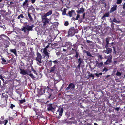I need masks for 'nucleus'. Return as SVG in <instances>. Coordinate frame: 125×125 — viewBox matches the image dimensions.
Instances as JSON below:
<instances>
[{
  "instance_id": "28",
  "label": "nucleus",
  "mask_w": 125,
  "mask_h": 125,
  "mask_svg": "<svg viewBox=\"0 0 125 125\" xmlns=\"http://www.w3.org/2000/svg\"><path fill=\"white\" fill-rule=\"evenodd\" d=\"M2 95L3 97L5 98V99H7L8 97V96L7 94H5V93H2Z\"/></svg>"
},
{
  "instance_id": "21",
  "label": "nucleus",
  "mask_w": 125,
  "mask_h": 125,
  "mask_svg": "<svg viewBox=\"0 0 125 125\" xmlns=\"http://www.w3.org/2000/svg\"><path fill=\"white\" fill-rule=\"evenodd\" d=\"M28 28L26 26H24L21 29L22 31H23V32L25 33L27 32H28Z\"/></svg>"
},
{
  "instance_id": "26",
  "label": "nucleus",
  "mask_w": 125,
  "mask_h": 125,
  "mask_svg": "<svg viewBox=\"0 0 125 125\" xmlns=\"http://www.w3.org/2000/svg\"><path fill=\"white\" fill-rule=\"evenodd\" d=\"M91 77H92V79H94V75L92 74H89L88 75V77H86V78L87 79H88Z\"/></svg>"
},
{
  "instance_id": "27",
  "label": "nucleus",
  "mask_w": 125,
  "mask_h": 125,
  "mask_svg": "<svg viewBox=\"0 0 125 125\" xmlns=\"http://www.w3.org/2000/svg\"><path fill=\"white\" fill-rule=\"evenodd\" d=\"M112 22L117 23H119L120 22V21H118L115 18H114Z\"/></svg>"
},
{
  "instance_id": "33",
  "label": "nucleus",
  "mask_w": 125,
  "mask_h": 125,
  "mask_svg": "<svg viewBox=\"0 0 125 125\" xmlns=\"http://www.w3.org/2000/svg\"><path fill=\"white\" fill-rule=\"evenodd\" d=\"M55 66H54L53 67H52L51 68V69L50 70V73H51V72H53L55 70Z\"/></svg>"
},
{
  "instance_id": "37",
  "label": "nucleus",
  "mask_w": 125,
  "mask_h": 125,
  "mask_svg": "<svg viewBox=\"0 0 125 125\" xmlns=\"http://www.w3.org/2000/svg\"><path fill=\"white\" fill-rule=\"evenodd\" d=\"M50 44H51L50 43H49L48 45L43 49V50H47V48L49 47Z\"/></svg>"
},
{
  "instance_id": "11",
  "label": "nucleus",
  "mask_w": 125,
  "mask_h": 125,
  "mask_svg": "<svg viewBox=\"0 0 125 125\" xmlns=\"http://www.w3.org/2000/svg\"><path fill=\"white\" fill-rule=\"evenodd\" d=\"M28 120L27 118L26 117H22L21 119V124L19 125H21V124H24V125H26L28 122Z\"/></svg>"
},
{
  "instance_id": "48",
  "label": "nucleus",
  "mask_w": 125,
  "mask_h": 125,
  "mask_svg": "<svg viewBox=\"0 0 125 125\" xmlns=\"http://www.w3.org/2000/svg\"><path fill=\"white\" fill-rule=\"evenodd\" d=\"M107 70L108 69L106 68H104L103 70V71H105V72H106Z\"/></svg>"
},
{
  "instance_id": "17",
  "label": "nucleus",
  "mask_w": 125,
  "mask_h": 125,
  "mask_svg": "<svg viewBox=\"0 0 125 125\" xmlns=\"http://www.w3.org/2000/svg\"><path fill=\"white\" fill-rule=\"evenodd\" d=\"M52 13V10H50L48 12H47L46 14L43 16V17H46L48 16L51 15Z\"/></svg>"
},
{
  "instance_id": "31",
  "label": "nucleus",
  "mask_w": 125,
  "mask_h": 125,
  "mask_svg": "<svg viewBox=\"0 0 125 125\" xmlns=\"http://www.w3.org/2000/svg\"><path fill=\"white\" fill-rule=\"evenodd\" d=\"M25 101L26 100L25 99H23L19 100L20 103L21 104H22L23 103L25 102Z\"/></svg>"
},
{
  "instance_id": "19",
  "label": "nucleus",
  "mask_w": 125,
  "mask_h": 125,
  "mask_svg": "<svg viewBox=\"0 0 125 125\" xmlns=\"http://www.w3.org/2000/svg\"><path fill=\"white\" fill-rule=\"evenodd\" d=\"M117 5H115L113 7H112L111 9L110 10V13L113 12L115 10H116Z\"/></svg>"
},
{
  "instance_id": "9",
  "label": "nucleus",
  "mask_w": 125,
  "mask_h": 125,
  "mask_svg": "<svg viewBox=\"0 0 125 125\" xmlns=\"http://www.w3.org/2000/svg\"><path fill=\"white\" fill-rule=\"evenodd\" d=\"M35 30L37 32L38 34L39 35L41 34H44V32H43V31L38 27H36Z\"/></svg>"
},
{
  "instance_id": "56",
  "label": "nucleus",
  "mask_w": 125,
  "mask_h": 125,
  "mask_svg": "<svg viewBox=\"0 0 125 125\" xmlns=\"http://www.w3.org/2000/svg\"><path fill=\"white\" fill-rule=\"evenodd\" d=\"M32 71H33V72H34V73H36V71L33 68V67H32Z\"/></svg>"
},
{
  "instance_id": "50",
  "label": "nucleus",
  "mask_w": 125,
  "mask_h": 125,
  "mask_svg": "<svg viewBox=\"0 0 125 125\" xmlns=\"http://www.w3.org/2000/svg\"><path fill=\"white\" fill-rule=\"evenodd\" d=\"M113 49H114V52H113V53H115V54L116 53V52L115 49V47H113Z\"/></svg>"
},
{
  "instance_id": "61",
  "label": "nucleus",
  "mask_w": 125,
  "mask_h": 125,
  "mask_svg": "<svg viewBox=\"0 0 125 125\" xmlns=\"http://www.w3.org/2000/svg\"><path fill=\"white\" fill-rule=\"evenodd\" d=\"M33 110L34 111L36 112H36H37V109L36 108H33Z\"/></svg>"
},
{
  "instance_id": "24",
  "label": "nucleus",
  "mask_w": 125,
  "mask_h": 125,
  "mask_svg": "<svg viewBox=\"0 0 125 125\" xmlns=\"http://www.w3.org/2000/svg\"><path fill=\"white\" fill-rule=\"evenodd\" d=\"M1 60L2 61V64H6L7 63L6 60L4 58H2Z\"/></svg>"
},
{
  "instance_id": "62",
  "label": "nucleus",
  "mask_w": 125,
  "mask_h": 125,
  "mask_svg": "<svg viewBox=\"0 0 125 125\" xmlns=\"http://www.w3.org/2000/svg\"><path fill=\"white\" fill-rule=\"evenodd\" d=\"M82 62V61H79L78 62V63L79 64H80L81 65V63Z\"/></svg>"
},
{
  "instance_id": "5",
  "label": "nucleus",
  "mask_w": 125,
  "mask_h": 125,
  "mask_svg": "<svg viewBox=\"0 0 125 125\" xmlns=\"http://www.w3.org/2000/svg\"><path fill=\"white\" fill-rule=\"evenodd\" d=\"M7 103V99H2L0 101V106L1 107L5 106Z\"/></svg>"
},
{
  "instance_id": "12",
  "label": "nucleus",
  "mask_w": 125,
  "mask_h": 125,
  "mask_svg": "<svg viewBox=\"0 0 125 125\" xmlns=\"http://www.w3.org/2000/svg\"><path fill=\"white\" fill-rule=\"evenodd\" d=\"M75 33V30L74 27H71L69 29L68 31V33L69 34H70L72 33L73 35Z\"/></svg>"
},
{
  "instance_id": "45",
  "label": "nucleus",
  "mask_w": 125,
  "mask_h": 125,
  "mask_svg": "<svg viewBox=\"0 0 125 125\" xmlns=\"http://www.w3.org/2000/svg\"><path fill=\"white\" fill-rule=\"evenodd\" d=\"M75 52H76V55L75 56V57L76 58H77L78 57V55L79 53H78V52L76 50H75Z\"/></svg>"
},
{
  "instance_id": "20",
  "label": "nucleus",
  "mask_w": 125,
  "mask_h": 125,
  "mask_svg": "<svg viewBox=\"0 0 125 125\" xmlns=\"http://www.w3.org/2000/svg\"><path fill=\"white\" fill-rule=\"evenodd\" d=\"M29 75L30 77H31L32 79H35V77L31 73V71L30 70L29 71L28 74V75Z\"/></svg>"
},
{
  "instance_id": "4",
  "label": "nucleus",
  "mask_w": 125,
  "mask_h": 125,
  "mask_svg": "<svg viewBox=\"0 0 125 125\" xmlns=\"http://www.w3.org/2000/svg\"><path fill=\"white\" fill-rule=\"evenodd\" d=\"M63 111V108L59 107L57 110V113L56 114V116H58V117L61 116L62 115V113Z\"/></svg>"
},
{
  "instance_id": "54",
  "label": "nucleus",
  "mask_w": 125,
  "mask_h": 125,
  "mask_svg": "<svg viewBox=\"0 0 125 125\" xmlns=\"http://www.w3.org/2000/svg\"><path fill=\"white\" fill-rule=\"evenodd\" d=\"M80 17V15L78 14L76 17V19L77 20H78V18L79 17Z\"/></svg>"
},
{
  "instance_id": "53",
  "label": "nucleus",
  "mask_w": 125,
  "mask_h": 125,
  "mask_svg": "<svg viewBox=\"0 0 125 125\" xmlns=\"http://www.w3.org/2000/svg\"><path fill=\"white\" fill-rule=\"evenodd\" d=\"M68 86H74V85L73 83H72L68 85Z\"/></svg>"
},
{
  "instance_id": "32",
  "label": "nucleus",
  "mask_w": 125,
  "mask_h": 125,
  "mask_svg": "<svg viewBox=\"0 0 125 125\" xmlns=\"http://www.w3.org/2000/svg\"><path fill=\"white\" fill-rule=\"evenodd\" d=\"M85 53L87 54V55L88 56H91L92 55L91 54L90 52L88 51H85Z\"/></svg>"
},
{
  "instance_id": "52",
  "label": "nucleus",
  "mask_w": 125,
  "mask_h": 125,
  "mask_svg": "<svg viewBox=\"0 0 125 125\" xmlns=\"http://www.w3.org/2000/svg\"><path fill=\"white\" fill-rule=\"evenodd\" d=\"M119 107H116V108L115 109V110H116L117 111H118L119 110Z\"/></svg>"
},
{
  "instance_id": "63",
  "label": "nucleus",
  "mask_w": 125,
  "mask_h": 125,
  "mask_svg": "<svg viewBox=\"0 0 125 125\" xmlns=\"http://www.w3.org/2000/svg\"><path fill=\"white\" fill-rule=\"evenodd\" d=\"M123 8L124 9H125V3L124 4L123 7Z\"/></svg>"
},
{
  "instance_id": "41",
  "label": "nucleus",
  "mask_w": 125,
  "mask_h": 125,
  "mask_svg": "<svg viewBox=\"0 0 125 125\" xmlns=\"http://www.w3.org/2000/svg\"><path fill=\"white\" fill-rule=\"evenodd\" d=\"M99 2L101 4H103L105 3V0H100Z\"/></svg>"
},
{
  "instance_id": "46",
  "label": "nucleus",
  "mask_w": 125,
  "mask_h": 125,
  "mask_svg": "<svg viewBox=\"0 0 125 125\" xmlns=\"http://www.w3.org/2000/svg\"><path fill=\"white\" fill-rule=\"evenodd\" d=\"M28 1L27 0H25L23 3V6H24L28 2Z\"/></svg>"
},
{
  "instance_id": "60",
  "label": "nucleus",
  "mask_w": 125,
  "mask_h": 125,
  "mask_svg": "<svg viewBox=\"0 0 125 125\" xmlns=\"http://www.w3.org/2000/svg\"><path fill=\"white\" fill-rule=\"evenodd\" d=\"M0 79H1L3 81H4V79L2 77V75H0Z\"/></svg>"
},
{
  "instance_id": "13",
  "label": "nucleus",
  "mask_w": 125,
  "mask_h": 125,
  "mask_svg": "<svg viewBox=\"0 0 125 125\" xmlns=\"http://www.w3.org/2000/svg\"><path fill=\"white\" fill-rule=\"evenodd\" d=\"M112 59V56L110 54L108 56V59L105 62V64H109L110 62H111V59Z\"/></svg>"
},
{
  "instance_id": "3",
  "label": "nucleus",
  "mask_w": 125,
  "mask_h": 125,
  "mask_svg": "<svg viewBox=\"0 0 125 125\" xmlns=\"http://www.w3.org/2000/svg\"><path fill=\"white\" fill-rule=\"evenodd\" d=\"M37 56L36 59V60L37 61V63L38 65L41 66L42 65V56L41 54L38 52H37Z\"/></svg>"
},
{
  "instance_id": "34",
  "label": "nucleus",
  "mask_w": 125,
  "mask_h": 125,
  "mask_svg": "<svg viewBox=\"0 0 125 125\" xmlns=\"http://www.w3.org/2000/svg\"><path fill=\"white\" fill-rule=\"evenodd\" d=\"M28 16L30 19L31 21H32L33 20V18L30 15V14L29 13H28Z\"/></svg>"
},
{
  "instance_id": "35",
  "label": "nucleus",
  "mask_w": 125,
  "mask_h": 125,
  "mask_svg": "<svg viewBox=\"0 0 125 125\" xmlns=\"http://www.w3.org/2000/svg\"><path fill=\"white\" fill-rule=\"evenodd\" d=\"M102 74L101 73H95V75L97 77H100V76H101L102 75Z\"/></svg>"
},
{
  "instance_id": "51",
  "label": "nucleus",
  "mask_w": 125,
  "mask_h": 125,
  "mask_svg": "<svg viewBox=\"0 0 125 125\" xmlns=\"http://www.w3.org/2000/svg\"><path fill=\"white\" fill-rule=\"evenodd\" d=\"M4 119V116H2L1 118V120H3Z\"/></svg>"
},
{
  "instance_id": "25",
  "label": "nucleus",
  "mask_w": 125,
  "mask_h": 125,
  "mask_svg": "<svg viewBox=\"0 0 125 125\" xmlns=\"http://www.w3.org/2000/svg\"><path fill=\"white\" fill-rule=\"evenodd\" d=\"M10 51L11 52L13 53L16 56H17V54L16 53V51L15 49H11L10 50Z\"/></svg>"
},
{
  "instance_id": "39",
  "label": "nucleus",
  "mask_w": 125,
  "mask_h": 125,
  "mask_svg": "<svg viewBox=\"0 0 125 125\" xmlns=\"http://www.w3.org/2000/svg\"><path fill=\"white\" fill-rule=\"evenodd\" d=\"M75 86H68L66 88V90H68L70 88H71L73 89L74 88V87Z\"/></svg>"
},
{
  "instance_id": "7",
  "label": "nucleus",
  "mask_w": 125,
  "mask_h": 125,
  "mask_svg": "<svg viewBox=\"0 0 125 125\" xmlns=\"http://www.w3.org/2000/svg\"><path fill=\"white\" fill-rule=\"evenodd\" d=\"M43 55L44 57L46 58V62H47L48 60V59L49 58L50 54L48 53L47 50H43Z\"/></svg>"
},
{
  "instance_id": "29",
  "label": "nucleus",
  "mask_w": 125,
  "mask_h": 125,
  "mask_svg": "<svg viewBox=\"0 0 125 125\" xmlns=\"http://www.w3.org/2000/svg\"><path fill=\"white\" fill-rule=\"evenodd\" d=\"M84 11V10L83 9H81L80 10L77 11V12L78 13H80L83 12Z\"/></svg>"
},
{
  "instance_id": "23",
  "label": "nucleus",
  "mask_w": 125,
  "mask_h": 125,
  "mask_svg": "<svg viewBox=\"0 0 125 125\" xmlns=\"http://www.w3.org/2000/svg\"><path fill=\"white\" fill-rule=\"evenodd\" d=\"M110 40V39H109L108 38H106V44L105 46V47H108V45L109 44V42Z\"/></svg>"
},
{
  "instance_id": "14",
  "label": "nucleus",
  "mask_w": 125,
  "mask_h": 125,
  "mask_svg": "<svg viewBox=\"0 0 125 125\" xmlns=\"http://www.w3.org/2000/svg\"><path fill=\"white\" fill-rule=\"evenodd\" d=\"M34 25H32L31 26H29V25H27L26 26L28 28V34L29 33V32L30 31H32L33 30L32 29L34 27Z\"/></svg>"
},
{
  "instance_id": "59",
  "label": "nucleus",
  "mask_w": 125,
  "mask_h": 125,
  "mask_svg": "<svg viewBox=\"0 0 125 125\" xmlns=\"http://www.w3.org/2000/svg\"><path fill=\"white\" fill-rule=\"evenodd\" d=\"M43 23V27H45V26L46 25V23Z\"/></svg>"
},
{
  "instance_id": "40",
  "label": "nucleus",
  "mask_w": 125,
  "mask_h": 125,
  "mask_svg": "<svg viewBox=\"0 0 125 125\" xmlns=\"http://www.w3.org/2000/svg\"><path fill=\"white\" fill-rule=\"evenodd\" d=\"M122 2V0H117L116 3L118 4H121Z\"/></svg>"
},
{
  "instance_id": "30",
  "label": "nucleus",
  "mask_w": 125,
  "mask_h": 125,
  "mask_svg": "<svg viewBox=\"0 0 125 125\" xmlns=\"http://www.w3.org/2000/svg\"><path fill=\"white\" fill-rule=\"evenodd\" d=\"M74 12V11L73 10H72L71 11H69L68 13V14L70 17H71L72 16V13Z\"/></svg>"
},
{
  "instance_id": "1",
  "label": "nucleus",
  "mask_w": 125,
  "mask_h": 125,
  "mask_svg": "<svg viewBox=\"0 0 125 125\" xmlns=\"http://www.w3.org/2000/svg\"><path fill=\"white\" fill-rule=\"evenodd\" d=\"M49 87L47 86V89L46 92H45L46 89H47L46 86H40V89L37 88V89L39 90V91H38L39 94L41 95H43L44 93L46 98H50L52 95V92L54 91L55 89H56V87H54L53 89H51Z\"/></svg>"
},
{
  "instance_id": "57",
  "label": "nucleus",
  "mask_w": 125,
  "mask_h": 125,
  "mask_svg": "<svg viewBox=\"0 0 125 125\" xmlns=\"http://www.w3.org/2000/svg\"><path fill=\"white\" fill-rule=\"evenodd\" d=\"M87 42L88 43H92V41H91L87 40Z\"/></svg>"
},
{
  "instance_id": "58",
  "label": "nucleus",
  "mask_w": 125,
  "mask_h": 125,
  "mask_svg": "<svg viewBox=\"0 0 125 125\" xmlns=\"http://www.w3.org/2000/svg\"><path fill=\"white\" fill-rule=\"evenodd\" d=\"M52 62H53L55 63L56 64H57L58 63V62L56 60H55V61H52Z\"/></svg>"
},
{
  "instance_id": "6",
  "label": "nucleus",
  "mask_w": 125,
  "mask_h": 125,
  "mask_svg": "<svg viewBox=\"0 0 125 125\" xmlns=\"http://www.w3.org/2000/svg\"><path fill=\"white\" fill-rule=\"evenodd\" d=\"M25 86H15L16 92L18 93L19 94L22 92Z\"/></svg>"
},
{
  "instance_id": "18",
  "label": "nucleus",
  "mask_w": 125,
  "mask_h": 125,
  "mask_svg": "<svg viewBox=\"0 0 125 125\" xmlns=\"http://www.w3.org/2000/svg\"><path fill=\"white\" fill-rule=\"evenodd\" d=\"M96 64L95 65L96 67H101L103 65V62H101L99 63L97 61L95 62Z\"/></svg>"
},
{
  "instance_id": "16",
  "label": "nucleus",
  "mask_w": 125,
  "mask_h": 125,
  "mask_svg": "<svg viewBox=\"0 0 125 125\" xmlns=\"http://www.w3.org/2000/svg\"><path fill=\"white\" fill-rule=\"evenodd\" d=\"M42 22L43 23H48L49 22V20L46 17H44L42 18Z\"/></svg>"
},
{
  "instance_id": "22",
  "label": "nucleus",
  "mask_w": 125,
  "mask_h": 125,
  "mask_svg": "<svg viewBox=\"0 0 125 125\" xmlns=\"http://www.w3.org/2000/svg\"><path fill=\"white\" fill-rule=\"evenodd\" d=\"M94 88H96V89L97 92L101 91L102 90V89L101 88L100 86H94Z\"/></svg>"
},
{
  "instance_id": "38",
  "label": "nucleus",
  "mask_w": 125,
  "mask_h": 125,
  "mask_svg": "<svg viewBox=\"0 0 125 125\" xmlns=\"http://www.w3.org/2000/svg\"><path fill=\"white\" fill-rule=\"evenodd\" d=\"M20 17L22 18H24V17L22 14H21L20 15L18 16L17 17V18L18 19H20Z\"/></svg>"
},
{
  "instance_id": "55",
  "label": "nucleus",
  "mask_w": 125,
  "mask_h": 125,
  "mask_svg": "<svg viewBox=\"0 0 125 125\" xmlns=\"http://www.w3.org/2000/svg\"><path fill=\"white\" fill-rule=\"evenodd\" d=\"M116 124L114 123L113 124V125H119V123L118 122H116Z\"/></svg>"
},
{
  "instance_id": "15",
  "label": "nucleus",
  "mask_w": 125,
  "mask_h": 125,
  "mask_svg": "<svg viewBox=\"0 0 125 125\" xmlns=\"http://www.w3.org/2000/svg\"><path fill=\"white\" fill-rule=\"evenodd\" d=\"M13 86H8V87L6 88H7L6 92L7 93H8L9 92H11L12 91L13 89Z\"/></svg>"
},
{
  "instance_id": "10",
  "label": "nucleus",
  "mask_w": 125,
  "mask_h": 125,
  "mask_svg": "<svg viewBox=\"0 0 125 125\" xmlns=\"http://www.w3.org/2000/svg\"><path fill=\"white\" fill-rule=\"evenodd\" d=\"M106 47V49L104 50L103 51V52L105 53H106L107 54L110 53L112 52V50L111 48H110Z\"/></svg>"
},
{
  "instance_id": "44",
  "label": "nucleus",
  "mask_w": 125,
  "mask_h": 125,
  "mask_svg": "<svg viewBox=\"0 0 125 125\" xmlns=\"http://www.w3.org/2000/svg\"><path fill=\"white\" fill-rule=\"evenodd\" d=\"M8 122V121L7 120H5L4 121H3V124H4V125H6Z\"/></svg>"
},
{
  "instance_id": "49",
  "label": "nucleus",
  "mask_w": 125,
  "mask_h": 125,
  "mask_svg": "<svg viewBox=\"0 0 125 125\" xmlns=\"http://www.w3.org/2000/svg\"><path fill=\"white\" fill-rule=\"evenodd\" d=\"M69 23L68 21H66L64 25L65 26H67L68 25Z\"/></svg>"
},
{
  "instance_id": "2",
  "label": "nucleus",
  "mask_w": 125,
  "mask_h": 125,
  "mask_svg": "<svg viewBox=\"0 0 125 125\" xmlns=\"http://www.w3.org/2000/svg\"><path fill=\"white\" fill-rule=\"evenodd\" d=\"M57 106L55 103L49 104L47 105V110L49 111L54 112Z\"/></svg>"
},
{
  "instance_id": "42",
  "label": "nucleus",
  "mask_w": 125,
  "mask_h": 125,
  "mask_svg": "<svg viewBox=\"0 0 125 125\" xmlns=\"http://www.w3.org/2000/svg\"><path fill=\"white\" fill-rule=\"evenodd\" d=\"M15 107V105H14L13 104H11L10 108L11 109H12L14 107Z\"/></svg>"
},
{
  "instance_id": "43",
  "label": "nucleus",
  "mask_w": 125,
  "mask_h": 125,
  "mask_svg": "<svg viewBox=\"0 0 125 125\" xmlns=\"http://www.w3.org/2000/svg\"><path fill=\"white\" fill-rule=\"evenodd\" d=\"M66 9H64L62 13V14L63 15H65L66 14Z\"/></svg>"
},
{
  "instance_id": "36",
  "label": "nucleus",
  "mask_w": 125,
  "mask_h": 125,
  "mask_svg": "<svg viewBox=\"0 0 125 125\" xmlns=\"http://www.w3.org/2000/svg\"><path fill=\"white\" fill-rule=\"evenodd\" d=\"M116 75L117 76H120L121 75V73L120 72L117 71L116 73Z\"/></svg>"
},
{
  "instance_id": "8",
  "label": "nucleus",
  "mask_w": 125,
  "mask_h": 125,
  "mask_svg": "<svg viewBox=\"0 0 125 125\" xmlns=\"http://www.w3.org/2000/svg\"><path fill=\"white\" fill-rule=\"evenodd\" d=\"M20 73L24 75H28L29 71H30L29 70H25L20 68Z\"/></svg>"
},
{
  "instance_id": "64",
  "label": "nucleus",
  "mask_w": 125,
  "mask_h": 125,
  "mask_svg": "<svg viewBox=\"0 0 125 125\" xmlns=\"http://www.w3.org/2000/svg\"><path fill=\"white\" fill-rule=\"evenodd\" d=\"M35 0H32L31 2L32 3H34L35 2Z\"/></svg>"
},
{
  "instance_id": "47",
  "label": "nucleus",
  "mask_w": 125,
  "mask_h": 125,
  "mask_svg": "<svg viewBox=\"0 0 125 125\" xmlns=\"http://www.w3.org/2000/svg\"><path fill=\"white\" fill-rule=\"evenodd\" d=\"M109 13H106L104 15V16L105 17H108L109 16Z\"/></svg>"
}]
</instances>
